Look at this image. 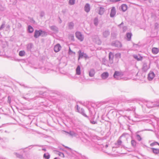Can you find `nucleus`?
<instances>
[{
  "mask_svg": "<svg viewBox=\"0 0 159 159\" xmlns=\"http://www.w3.org/2000/svg\"><path fill=\"white\" fill-rule=\"evenodd\" d=\"M109 75V73L107 72H104L101 75V77L102 79L105 80L108 78Z\"/></svg>",
  "mask_w": 159,
  "mask_h": 159,
  "instance_id": "9",
  "label": "nucleus"
},
{
  "mask_svg": "<svg viewBox=\"0 0 159 159\" xmlns=\"http://www.w3.org/2000/svg\"><path fill=\"white\" fill-rule=\"evenodd\" d=\"M109 34V32L107 31H105L103 33V35L104 37H106Z\"/></svg>",
  "mask_w": 159,
  "mask_h": 159,
  "instance_id": "29",
  "label": "nucleus"
},
{
  "mask_svg": "<svg viewBox=\"0 0 159 159\" xmlns=\"http://www.w3.org/2000/svg\"><path fill=\"white\" fill-rule=\"evenodd\" d=\"M64 131L72 136H75L76 135V134L73 131H70L69 132H66L65 131Z\"/></svg>",
  "mask_w": 159,
  "mask_h": 159,
  "instance_id": "16",
  "label": "nucleus"
},
{
  "mask_svg": "<svg viewBox=\"0 0 159 159\" xmlns=\"http://www.w3.org/2000/svg\"><path fill=\"white\" fill-rule=\"evenodd\" d=\"M55 71V72H60L61 75H67V73L65 72L64 70H54Z\"/></svg>",
  "mask_w": 159,
  "mask_h": 159,
  "instance_id": "17",
  "label": "nucleus"
},
{
  "mask_svg": "<svg viewBox=\"0 0 159 159\" xmlns=\"http://www.w3.org/2000/svg\"><path fill=\"white\" fill-rule=\"evenodd\" d=\"M98 20L97 19H95L94 20V24L97 25H98Z\"/></svg>",
  "mask_w": 159,
  "mask_h": 159,
  "instance_id": "35",
  "label": "nucleus"
},
{
  "mask_svg": "<svg viewBox=\"0 0 159 159\" xmlns=\"http://www.w3.org/2000/svg\"><path fill=\"white\" fill-rule=\"evenodd\" d=\"M152 151L155 154H157L159 153V149L152 148H151Z\"/></svg>",
  "mask_w": 159,
  "mask_h": 159,
  "instance_id": "15",
  "label": "nucleus"
},
{
  "mask_svg": "<svg viewBox=\"0 0 159 159\" xmlns=\"http://www.w3.org/2000/svg\"><path fill=\"white\" fill-rule=\"evenodd\" d=\"M90 122L92 124H95L96 123V122L94 121H91Z\"/></svg>",
  "mask_w": 159,
  "mask_h": 159,
  "instance_id": "40",
  "label": "nucleus"
},
{
  "mask_svg": "<svg viewBox=\"0 0 159 159\" xmlns=\"http://www.w3.org/2000/svg\"><path fill=\"white\" fill-rule=\"evenodd\" d=\"M119 55L120 56V54H119Z\"/></svg>",
  "mask_w": 159,
  "mask_h": 159,
  "instance_id": "54",
  "label": "nucleus"
},
{
  "mask_svg": "<svg viewBox=\"0 0 159 159\" xmlns=\"http://www.w3.org/2000/svg\"><path fill=\"white\" fill-rule=\"evenodd\" d=\"M8 101H9V103H10V100H11V98L10 97L8 96Z\"/></svg>",
  "mask_w": 159,
  "mask_h": 159,
  "instance_id": "41",
  "label": "nucleus"
},
{
  "mask_svg": "<svg viewBox=\"0 0 159 159\" xmlns=\"http://www.w3.org/2000/svg\"><path fill=\"white\" fill-rule=\"evenodd\" d=\"M4 24H2L0 28V30H1L4 27Z\"/></svg>",
  "mask_w": 159,
  "mask_h": 159,
  "instance_id": "38",
  "label": "nucleus"
},
{
  "mask_svg": "<svg viewBox=\"0 0 159 159\" xmlns=\"http://www.w3.org/2000/svg\"><path fill=\"white\" fill-rule=\"evenodd\" d=\"M132 34L131 33H128L126 34L127 40L128 41H130L131 39Z\"/></svg>",
  "mask_w": 159,
  "mask_h": 159,
  "instance_id": "20",
  "label": "nucleus"
},
{
  "mask_svg": "<svg viewBox=\"0 0 159 159\" xmlns=\"http://www.w3.org/2000/svg\"><path fill=\"white\" fill-rule=\"evenodd\" d=\"M124 73L121 71H116L115 72L113 77L116 80H120L123 78Z\"/></svg>",
  "mask_w": 159,
  "mask_h": 159,
  "instance_id": "2",
  "label": "nucleus"
},
{
  "mask_svg": "<svg viewBox=\"0 0 159 159\" xmlns=\"http://www.w3.org/2000/svg\"><path fill=\"white\" fill-rule=\"evenodd\" d=\"M85 8V10L87 12H88L90 10V7L89 6V5L88 4H87L85 5L84 7Z\"/></svg>",
  "mask_w": 159,
  "mask_h": 159,
  "instance_id": "19",
  "label": "nucleus"
},
{
  "mask_svg": "<svg viewBox=\"0 0 159 159\" xmlns=\"http://www.w3.org/2000/svg\"><path fill=\"white\" fill-rule=\"evenodd\" d=\"M111 1H115V2H117L120 1V0H111Z\"/></svg>",
  "mask_w": 159,
  "mask_h": 159,
  "instance_id": "45",
  "label": "nucleus"
},
{
  "mask_svg": "<svg viewBox=\"0 0 159 159\" xmlns=\"http://www.w3.org/2000/svg\"><path fill=\"white\" fill-rule=\"evenodd\" d=\"M76 75H80L81 74V70H76Z\"/></svg>",
  "mask_w": 159,
  "mask_h": 159,
  "instance_id": "34",
  "label": "nucleus"
},
{
  "mask_svg": "<svg viewBox=\"0 0 159 159\" xmlns=\"http://www.w3.org/2000/svg\"><path fill=\"white\" fill-rule=\"evenodd\" d=\"M114 57L113 54L111 52H110L109 54V61L111 63H113V60Z\"/></svg>",
  "mask_w": 159,
  "mask_h": 159,
  "instance_id": "13",
  "label": "nucleus"
},
{
  "mask_svg": "<svg viewBox=\"0 0 159 159\" xmlns=\"http://www.w3.org/2000/svg\"><path fill=\"white\" fill-rule=\"evenodd\" d=\"M78 53L79 54L78 60H79L80 58H82L83 57L85 58H87L88 57L87 55L86 54L84 53V52H82L81 50H79Z\"/></svg>",
  "mask_w": 159,
  "mask_h": 159,
  "instance_id": "6",
  "label": "nucleus"
},
{
  "mask_svg": "<svg viewBox=\"0 0 159 159\" xmlns=\"http://www.w3.org/2000/svg\"><path fill=\"white\" fill-rule=\"evenodd\" d=\"M156 104H155V102H148L146 104L147 107L148 108H152L153 107H156L155 105Z\"/></svg>",
  "mask_w": 159,
  "mask_h": 159,
  "instance_id": "7",
  "label": "nucleus"
},
{
  "mask_svg": "<svg viewBox=\"0 0 159 159\" xmlns=\"http://www.w3.org/2000/svg\"><path fill=\"white\" fill-rule=\"evenodd\" d=\"M74 26V24L73 23H70L69 24V26L70 28H72Z\"/></svg>",
  "mask_w": 159,
  "mask_h": 159,
  "instance_id": "36",
  "label": "nucleus"
},
{
  "mask_svg": "<svg viewBox=\"0 0 159 159\" xmlns=\"http://www.w3.org/2000/svg\"><path fill=\"white\" fill-rule=\"evenodd\" d=\"M80 68L79 66H78L76 69V70H80Z\"/></svg>",
  "mask_w": 159,
  "mask_h": 159,
  "instance_id": "44",
  "label": "nucleus"
},
{
  "mask_svg": "<svg viewBox=\"0 0 159 159\" xmlns=\"http://www.w3.org/2000/svg\"><path fill=\"white\" fill-rule=\"evenodd\" d=\"M146 72L145 70H139L136 76L137 77V79L140 80H143L145 77Z\"/></svg>",
  "mask_w": 159,
  "mask_h": 159,
  "instance_id": "1",
  "label": "nucleus"
},
{
  "mask_svg": "<svg viewBox=\"0 0 159 159\" xmlns=\"http://www.w3.org/2000/svg\"><path fill=\"white\" fill-rule=\"evenodd\" d=\"M79 80L81 82H84L85 81V79L84 78H80Z\"/></svg>",
  "mask_w": 159,
  "mask_h": 159,
  "instance_id": "37",
  "label": "nucleus"
},
{
  "mask_svg": "<svg viewBox=\"0 0 159 159\" xmlns=\"http://www.w3.org/2000/svg\"><path fill=\"white\" fill-rule=\"evenodd\" d=\"M121 8L123 11H125L127 9V6L125 4H122L121 6Z\"/></svg>",
  "mask_w": 159,
  "mask_h": 159,
  "instance_id": "18",
  "label": "nucleus"
},
{
  "mask_svg": "<svg viewBox=\"0 0 159 159\" xmlns=\"http://www.w3.org/2000/svg\"><path fill=\"white\" fill-rule=\"evenodd\" d=\"M63 146H64L66 148H67V149H70V148H69V147H66V146H64V145H63Z\"/></svg>",
  "mask_w": 159,
  "mask_h": 159,
  "instance_id": "47",
  "label": "nucleus"
},
{
  "mask_svg": "<svg viewBox=\"0 0 159 159\" xmlns=\"http://www.w3.org/2000/svg\"><path fill=\"white\" fill-rule=\"evenodd\" d=\"M14 154L15 155H16V156L18 158H22V156L21 155L18 154L16 152L14 153Z\"/></svg>",
  "mask_w": 159,
  "mask_h": 159,
  "instance_id": "30",
  "label": "nucleus"
},
{
  "mask_svg": "<svg viewBox=\"0 0 159 159\" xmlns=\"http://www.w3.org/2000/svg\"><path fill=\"white\" fill-rule=\"evenodd\" d=\"M25 52L24 51H20V52L19 53V55L20 56H24L25 54Z\"/></svg>",
  "mask_w": 159,
  "mask_h": 159,
  "instance_id": "28",
  "label": "nucleus"
},
{
  "mask_svg": "<svg viewBox=\"0 0 159 159\" xmlns=\"http://www.w3.org/2000/svg\"><path fill=\"white\" fill-rule=\"evenodd\" d=\"M77 109L78 112L81 114H82L83 116H84L85 117H88V116L85 113L84 110L82 108L80 109V108H79L78 105H77Z\"/></svg>",
  "mask_w": 159,
  "mask_h": 159,
  "instance_id": "8",
  "label": "nucleus"
},
{
  "mask_svg": "<svg viewBox=\"0 0 159 159\" xmlns=\"http://www.w3.org/2000/svg\"><path fill=\"white\" fill-rule=\"evenodd\" d=\"M155 104H159V100H157L155 102Z\"/></svg>",
  "mask_w": 159,
  "mask_h": 159,
  "instance_id": "42",
  "label": "nucleus"
},
{
  "mask_svg": "<svg viewBox=\"0 0 159 159\" xmlns=\"http://www.w3.org/2000/svg\"><path fill=\"white\" fill-rule=\"evenodd\" d=\"M105 147H106V148L107 147H108V145H107H107H106V146H105Z\"/></svg>",
  "mask_w": 159,
  "mask_h": 159,
  "instance_id": "52",
  "label": "nucleus"
},
{
  "mask_svg": "<svg viewBox=\"0 0 159 159\" xmlns=\"http://www.w3.org/2000/svg\"><path fill=\"white\" fill-rule=\"evenodd\" d=\"M117 43L118 44H119V45H120V46H121V43L119 42H118Z\"/></svg>",
  "mask_w": 159,
  "mask_h": 159,
  "instance_id": "49",
  "label": "nucleus"
},
{
  "mask_svg": "<svg viewBox=\"0 0 159 159\" xmlns=\"http://www.w3.org/2000/svg\"><path fill=\"white\" fill-rule=\"evenodd\" d=\"M158 144V143L157 142H154L150 144V146H153L155 145H156Z\"/></svg>",
  "mask_w": 159,
  "mask_h": 159,
  "instance_id": "33",
  "label": "nucleus"
},
{
  "mask_svg": "<svg viewBox=\"0 0 159 159\" xmlns=\"http://www.w3.org/2000/svg\"><path fill=\"white\" fill-rule=\"evenodd\" d=\"M105 11L104 9L102 7H100L99 8V14L101 15H102Z\"/></svg>",
  "mask_w": 159,
  "mask_h": 159,
  "instance_id": "22",
  "label": "nucleus"
},
{
  "mask_svg": "<svg viewBox=\"0 0 159 159\" xmlns=\"http://www.w3.org/2000/svg\"><path fill=\"white\" fill-rule=\"evenodd\" d=\"M116 9L114 7H112L111 12L110 13V16L111 17H114L116 14Z\"/></svg>",
  "mask_w": 159,
  "mask_h": 159,
  "instance_id": "12",
  "label": "nucleus"
},
{
  "mask_svg": "<svg viewBox=\"0 0 159 159\" xmlns=\"http://www.w3.org/2000/svg\"><path fill=\"white\" fill-rule=\"evenodd\" d=\"M156 106V107H159V104H156V105H155Z\"/></svg>",
  "mask_w": 159,
  "mask_h": 159,
  "instance_id": "48",
  "label": "nucleus"
},
{
  "mask_svg": "<svg viewBox=\"0 0 159 159\" xmlns=\"http://www.w3.org/2000/svg\"><path fill=\"white\" fill-rule=\"evenodd\" d=\"M134 57L138 61H141L143 59V57L140 55H134Z\"/></svg>",
  "mask_w": 159,
  "mask_h": 159,
  "instance_id": "14",
  "label": "nucleus"
},
{
  "mask_svg": "<svg viewBox=\"0 0 159 159\" xmlns=\"http://www.w3.org/2000/svg\"><path fill=\"white\" fill-rule=\"evenodd\" d=\"M131 144L132 146L134 147L136 146V142L134 140H132L131 141Z\"/></svg>",
  "mask_w": 159,
  "mask_h": 159,
  "instance_id": "27",
  "label": "nucleus"
},
{
  "mask_svg": "<svg viewBox=\"0 0 159 159\" xmlns=\"http://www.w3.org/2000/svg\"><path fill=\"white\" fill-rule=\"evenodd\" d=\"M54 159H60L59 158H58L57 157H55Z\"/></svg>",
  "mask_w": 159,
  "mask_h": 159,
  "instance_id": "51",
  "label": "nucleus"
},
{
  "mask_svg": "<svg viewBox=\"0 0 159 159\" xmlns=\"http://www.w3.org/2000/svg\"><path fill=\"white\" fill-rule=\"evenodd\" d=\"M28 30L29 32L30 33H32L34 31V29L32 27L30 26H29L28 27Z\"/></svg>",
  "mask_w": 159,
  "mask_h": 159,
  "instance_id": "26",
  "label": "nucleus"
},
{
  "mask_svg": "<svg viewBox=\"0 0 159 159\" xmlns=\"http://www.w3.org/2000/svg\"><path fill=\"white\" fill-rule=\"evenodd\" d=\"M89 75L91 77H93L95 74V72L94 71V70H90L89 71Z\"/></svg>",
  "mask_w": 159,
  "mask_h": 159,
  "instance_id": "21",
  "label": "nucleus"
},
{
  "mask_svg": "<svg viewBox=\"0 0 159 159\" xmlns=\"http://www.w3.org/2000/svg\"><path fill=\"white\" fill-rule=\"evenodd\" d=\"M53 71V72L54 73V74H60V72H55V71L52 70Z\"/></svg>",
  "mask_w": 159,
  "mask_h": 159,
  "instance_id": "39",
  "label": "nucleus"
},
{
  "mask_svg": "<svg viewBox=\"0 0 159 159\" xmlns=\"http://www.w3.org/2000/svg\"><path fill=\"white\" fill-rule=\"evenodd\" d=\"M56 151V154L58 155L59 156H60L62 157H64V154L63 153L60 152H59L58 151Z\"/></svg>",
  "mask_w": 159,
  "mask_h": 159,
  "instance_id": "24",
  "label": "nucleus"
},
{
  "mask_svg": "<svg viewBox=\"0 0 159 159\" xmlns=\"http://www.w3.org/2000/svg\"><path fill=\"white\" fill-rule=\"evenodd\" d=\"M44 70L45 72H42V73H48V72H47V70Z\"/></svg>",
  "mask_w": 159,
  "mask_h": 159,
  "instance_id": "46",
  "label": "nucleus"
},
{
  "mask_svg": "<svg viewBox=\"0 0 159 159\" xmlns=\"http://www.w3.org/2000/svg\"><path fill=\"white\" fill-rule=\"evenodd\" d=\"M61 47L59 44L56 45L54 47V50L55 52H58L61 49Z\"/></svg>",
  "mask_w": 159,
  "mask_h": 159,
  "instance_id": "11",
  "label": "nucleus"
},
{
  "mask_svg": "<svg viewBox=\"0 0 159 159\" xmlns=\"http://www.w3.org/2000/svg\"><path fill=\"white\" fill-rule=\"evenodd\" d=\"M121 137L122 136L120 137L119 139L117 140V142L115 143V148H117L119 147V146L121 145L122 142L121 140H120V139Z\"/></svg>",
  "mask_w": 159,
  "mask_h": 159,
  "instance_id": "10",
  "label": "nucleus"
},
{
  "mask_svg": "<svg viewBox=\"0 0 159 159\" xmlns=\"http://www.w3.org/2000/svg\"><path fill=\"white\" fill-rule=\"evenodd\" d=\"M158 49L157 48H153L152 49V52L153 54H156L158 52Z\"/></svg>",
  "mask_w": 159,
  "mask_h": 159,
  "instance_id": "23",
  "label": "nucleus"
},
{
  "mask_svg": "<svg viewBox=\"0 0 159 159\" xmlns=\"http://www.w3.org/2000/svg\"><path fill=\"white\" fill-rule=\"evenodd\" d=\"M43 157L47 159H49L50 157V155L48 153H44L43 155Z\"/></svg>",
  "mask_w": 159,
  "mask_h": 159,
  "instance_id": "25",
  "label": "nucleus"
},
{
  "mask_svg": "<svg viewBox=\"0 0 159 159\" xmlns=\"http://www.w3.org/2000/svg\"><path fill=\"white\" fill-rule=\"evenodd\" d=\"M20 85L22 86H23L24 87H26L27 86H25V85L24 84H20Z\"/></svg>",
  "mask_w": 159,
  "mask_h": 159,
  "instance_id": "43",
  "label": "nucleus"
},
{
  "mask_svg": "<svg viewBox=\"0 0 159 159\" xmlns=\"http://www.w3.org/2000/svg\"><path fill=\"white\" fill-rule=\"evenodd\" d=\"M155 75L154 72L150 71L148 75L147 79L148 80L151 81L154 79Z\"/></svg>",
  "mask_w": 159,
  "mask_h": 159,
  "instance_id": "3",
  "label": "nucleus"
},
{
  "mask_svg": "<svg viewBox=\"0 0 159 159\" xmlns=\"http://www.w3.org/2000/svg\"><path fill=\"white\" fill-rule=\"evenodd\" d=\"M42 150H43V151H46V149L45 148H43V149H42Z\"/></svg>",
  "mask_w": 159,
  "mask_h": 159,
  "instance_id": "50",
  "label": "nucleus"
},
{
  "mask_svg": "<svg viewBox=\"0 0 159 159\" xmlns=\"http://www.w3.org/2000/svg\"><path fill=\"white\" fill-rule=\"evenodd\" d=\"M136 139L139 141H141L142 139L141 137L139 134H137L136 135Z\"/></svg>",
  "mask_w": 159,
  "mask_h": 159,
  "instance_id": "31",
  "label": "nucleus"
},
{
  "mask_svg": "<svg viewBox=\"0 0 159 159\" xmlns=\"http://www.w3.org/2000/svg\"><path fill=\"white\" fill-rule=\"evenodd\" d=\"M75 3V0H70L69 1V3L71 5L74 4Z\"/></svg>",
  "mask_w": 159,
  "mask_h": 159,
  "instance_id": "32",
  "label": "nucleus"
},
{
  "mask_svg": "<svg viewBox=\"0 0 159 159\" xmlns=\"http://www.w3.org/2000/svg\"><path fill=\"white\" fill-rule=\"evenodd\" d=\"M43 34H45V32L41 30H35L34 32V36L36 38H38Z\"/></svg>",
  "mask_w": 159,
  "mask_h": 159,
  "instance_id": "4",
  "label": "nucleus"
},
{
  "mask_svg": "<svg viewBox=\"0 0 159 159\" xmlns=\"http://www.w3.org/2000/svg\"><path fill=\"white\" fill-rule=\"evenodd\" d=\"M157 145H158L159 146V143H158V144H157Z\"/></svg>",
  "mask_w": 159,
  "mask_h": 159,
  "instance_id": "53",
  "label": "nucleus"
},
{
  "mask_svg": "<svg viewBox=\"0 0 159 159\" xmlns=\"http://www.w3.org/2000/svg\"><path fill=\"white\" fill-rule=\"evenodd\" d=\"M76 37L80 41H82L84 39V37L81 33L80 32H77L75 33Z\"/></svg>",
  "mask_w": 159,
  "mask_h": 159,
  "instance_id": "5",
  "label": "nucleus"
}]
</instances>
